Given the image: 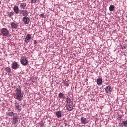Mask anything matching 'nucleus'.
Wrapping results in <instances>:
<instances>
[{
  "label": "nucleus",
  "mask_w": 127,
  "mask_h": 127,
  "mask_svg": "<svg viewBox=\"0 0 127 127\" xmlns=\"http://www.w3.org/2000/svg\"><path fill=\"white\" fill-rule=\"evenodd\" d=\"M15 92L14 98L19 101H21L23 97V95L21 93V89L16 88L15 90Z\"/></svg>",
  "instance_id": "1"
},
{
  "label": "nucleus",
  "mask_w": 127,
  "mask_h": 127,
  "mask_svg": "<svg viewBox=\"0 0 127 127\" xmlns=\"http://www.w3.org/2000/svg\"><path fill=\"white\" fill-rule=\"evenodd\" d=\"M1 33L3 36H7L9 34V31L6 28H3L1 29Z\"/></svg>",
  "instance_id": "2"
},
{
  "label": "nucleus",
  "mask_w": 127,
  "mask_h": 127,
  "mask_svg": "<svg viewBox=\"0 0 127 127\" xmlns=\"http://www.w3.org/2000/svg\"><path fill=\"white\" fill-rule=\"evenodd\" d=\"M20 13L22 14L23 16H27L28 15L29 12L27 10H21L20 11Z\"/></svg>",
  "instance_id": "3"
},
{
  "label": "nucleus",
  "mask_w": 127,
  "mask_h": 127,
  "mask_svg": "<svg viewBox=\"0 0 127 127\" xmlns=\"http://www.w3.org/2000/svg\"><path fill=\"white\" fill-rule=\"evenodd\" d=\"M18 66V63L15 61H14L12 64L11 68L14 70L17 69Z\"/></svg>",
  "instance_id": "4"
},
{
  "label": "nucleus",
  "mask_w": 127,
  "mask_h": 127,
  "mask_svg": "<svg viewBox=\"0 0 127 127\" xmlns=\"http://www.w3.org/2000/svg\"><path fill=\"white\" fill-rule=\"evenodd\" d=\"M23 20L25 24H28L30 22V19L28 17L25 16L23 18Z\"/></svg>",
  "instance_id": "5"
},
{
  "label": "nucleus",
  "mask_w": 127,
  "mask_h": 127,
  "mask_svg": "<svg viewBox=\"0 0 127 127\" xmlns=\"http://www.w3.org/2000/svg\"><path fill=\"white\" fill-rule=\"evenodd\" d=\"M21 64L23 65H27L28 63V61L25 59H23L21 60Z\"/></svg>",
  "instance_id": "6"
},
{
  "label": "nucleus",
  "mask_w": 127,
  "mask_h": 127,
  "mask_svg": "<svg viewBox=\"0 0 127 127\" xmlns=\"http://www.w3.org/2000/svg\"><path fill=\"white\" fill-rule=\"evenodd\" d=\"M15 107L16 109L19 111L20 112L21 111V106L19 105V103H18L17 102L15 103Z\"/></svg>",
  "instance_id": "7"
},
{
  "label": "nucleus",
  "mask_w": 127,
  "mask_h": 127,
  "mask_svg": "<svg viewBox=\"0 0 127 127\" xmlns=\"http://www.w3.org/2000/svg\"><path fill=\"white\" fill-rule=\"evenodd\" d=\"M31 38V35L29 34H27L25 38L24 41L26 43H28L29 42Z\"/></svg>",
  "instance_id": "8"
},
{
  "label": "nucleus",
  "mask_w": 127,
  "mask_h": 127,
  "mask_svg": "<svg viewBox=\"0 0 127 127\" xmlns=\"http://www.w3.org/2000/svg\"><path fill=\"white\" fill-rule=\"evenodd\" d=\"M66 100L67 102L66 105L73 104V102L71 101V99L69 97H67L66 98Z\"/></svg>",
  "instance_id": "9"
},
{
  "label": "nucleus",
  "mask_w": 127,
  "mask_h": 127,
  "mask_svg": "<svg viewBox=\"0 0 127 127\" xmlns=\"http://www.w3.org/2000/svg\"><path fill=\"white\" fill-rule=\"evenodd\" d=\"M66 107L67 110L69 111H71L73 109V104L66 105Z\"/></svg>",
  "instance_id": "10"
},
{
  "label": "nucleus",
  "mask_w": 127,
  "mask_h": 127,
  "mask_svg": "<svg viewBox=\"0 0 127 127\" xmlns=\"http://www.w3.org/2000/svg\"><path fill=\"white\" fill-rule=\"evenodd\" d=\"M58 97L60 98L64 99L65 98L66 96L64 94L62 93H60L58 94Z\"/></svg>",
  "instance_id": "11"
},
{
  "label": "nucleus",
  "mask_w": 127,
  "mask_h": 127,
  "mask_svg": "<svg viewBox=\"0 0 127 127\" xmlns=\"http://www.w3.org/2000/svg\"><path fill=\"white\" fill-rule=\"evenodd\" d=\"M86 121L87 119L86 118L83 117H81L80 119V122L81 123L85 124L87 123Z\"/></svg>",
  "instance_id": "12"
},
{
  "label": "nucleus",
  "mask_w": 127,
  "mask_h": 127,
  "mask_svg": "<svg viewBox=\"0 0 127 127\" xmlns=\"http://www.w3.org/2000/svg\"><path fill=\"white\" fill-rule=\"evenodd\" d=\"M11 26L12 29H16L17 28L18 26V25L14 22H11Z\"/></svg>",
  "instance_id": "13"
},
{
  "label": "nucleus",
  "mask_w": 127,
  "mask_h": 127,
  "mask_svg": "<svg viewBox=\"0 0 127 127\" xmlns=\"http://www.w3.org/2000/svg\"><path fill=\"white\" fill-rule=\"evenodd\" d=\"M20 8L21 9H25L26 8V3H20Z\"/></svg>",
  "instance_id": "14"
},
{
  "label": "nucleus",
  "mask_w": 127,
  "mask_h": 127,
  "mask_svg": "<svg viewBox=\"0 0 127 127\" xmlns=\"http://www.w3.org/2000/svg\"><path fill=\"white\" fill-rule=\"evenodd\" d=\"M104 89H105L106 92V93L110 92L112 90L110 86H107Z\"/></svg>",
  "instance_id": "15"
},
{
  "label": "nucleus",
  "mask_w": 127,
  "mask_h": 127,
  "mask_svg": "<svg viewBox=\"0 0 127 127\" xmlns=\"http://www.w3.org/2000/svg\"><path fill=\"white\" fill-rule=\"evenodd\" d=\"M13 10L15 12L16 14H18L19 12L18 7L17 6H14Z\"/></svg>",
  "instance_id": "16"
},
{
  "label": "nucleus",
  "mask_w": 127,
  "mask_h": 127,
  "mask_svg": "<svg viewBox=\"0 0 127 127\" xmlns=\"http://www.w3.org/2000/svg\"><path fill=\"white\" fill-rule=\"evenodd\" d=\"M102 80L101 78H98L97 79V84L99 86H100L102 84Z\"/></svg>",
  "instance_id": "17"
},
{
  "label": "nucleus",
  "mask_w": 127,
  "mask_h": 127,
  "mask_svg": "<svg viewBox=\"0 0 127 127\" xmlns=\"http://www.w3.org/2000/svg\"><path fill=\"white\" fill-rule=\"evenodd\" d=\"M6 72L9 73L11 72V69L10 67H7L4 68Z\"/></svg>",
  "instance_id": "18"
},
{
  "label": "nucleus",
  "mask_w": 127,
  "mask_h": 127,
  "mask_svg": "<svg viewBox=\"0 0 127 127\" xmlns=\"http://www.w3.org/2000/svg\"><path fill=\"white\" fill-rule=\"evenodd\" d=\"M13 120L14 124L17 123L18 121L17 117L14 116L13 118Z\"/></svg>",
  "instance_id": "19"
},
{
  "label": "nucleus",
  "mask_w": 127,
  "mask_h": 127,
  "mask_svg": "<svg viewBox=\"0 0 127 127\" xmlns=\"http://www.w3.org/2000/svg\"><path fill=\"white\" fill-rule=\"evenodd\" d=\"M56 115L58 118H60L62 116V112L61 111H58L56 112Z\"/></svg>",
  "instance_id": "20"
},
{
  "label": "nucleus",
  "mask_w": 127,
  "mask_h": 127,
  "mask_svg": "<svg viewBox=\"0 0 127 127\" xmlns=\"http://www.w3.org/2000/svg\"><path fill=\"white\" fill-rule=\"evenodd\" d=\"M114 9V5H111L109 7V10L110 11H112Z\"/></svg>",
  "instance_id": "21"
},
{
  "label": "nucleus",
  "mask_w": 127,
  "mask_h": 127,
  "mask_svg": "<svg viewBox=\"0 0 127 127\" xmlns=\"http://www.w3.org/2000/svg\"><path fill=\"white\" fill-rule=\"evenodd\" d=\"M15 113H14L13 112H9L8 113V115H9L10 116H12L14 115Z\"/></svg>",
  "instance_id": "22"
},
{
  "label": "nucleus",
  "mask_w": 127,
  "mask_h": 127,
  "mask_svg": "<svg viewBox=\"0 0 127 127\" xmlns=\"http://www.w3.org/2000/svg\"><path fill=\"white\" fill-rule=\"evenodd\" d=\"M123 125L126 127V125L127 124V120L123 121Z\"/></svg>",
  "instance_id": "23"
},
{
  "label": "nucleus",
  "mask_w": 127,
  "mask_h": 127,
  "mask_svg": "<svg viewBox=\"0 0 127 127\" xmlns=\"http://www.w3.org/2000/svg\"><path fill=\"white\" fill-rule=\"evenodd\" d=\"M13 12H11L9 13V14L8 15L9 17L10 18L11 16L13 15Z\"/></svg>",
  "instance_id": "24"
},
{
  "label": "nucleus",
  "mask_w": 127,
  "mask_h": 127,
  "mask_svg": "<svg viewBox=\"0 0 127 127\" xmlns=\"http://www.w3.org/2000/svg\"><path fill=\"white\" fill-rule=\"evenodd\" d=\"M37 0H31V3H35L36 2Z\"/></svg>",
  "instance_id": "25"
},
{
  "label": "nucleus",
  "mask_w": 127,
  "mask_h": 127,
  "mask_svg": "<svg viewBox=\"0 0 127 127\" xmlns=\"http://www.w3.org/2000/svg\"><path fill=\"white\" fill-rule=\"evenodd\" d=\"M40 17H42V18H43L44 17V15L43 14H41L40 15Z\"/></svg>",
  "instance_id": "26"
},
{
  "label": "nucleus",
  "mask_w": 127,
  "mask_h": 127,
  "mask_svg": "<svg viewBox=\"0 0 127 127\" xmlns=\"http://www.w3.org/2000/svg\"><path fill=\"white\" fill-rule=\"evenodd\" d=\"M120 126L123 127L124 126L123 122L120 124Z\"/></svg>",
  "instance_id": "27"
},
{
  "label": "nucleus",
  "mask_w": 127,
  "mask_h": 127,
  "mask_svg": "<svg viewBox=\"0 0 127 127\" xmlns=\"http://www.w3.org/2000/svg\"><path fill=\"white\" fill-rule=\"evenodd\" d=\"M121 48L122 49H123V47H124V48H125V46H122V45H121Z\"/></svg>",
  "instance_id": "28"
},
{
  "label": "nucleus",
  "mask_w": 127,
  "mask_h": 127,
  "mask_svg": "<svg viewBox=\"0 0 127 127\" xmlns=\"http://www.w3.org/2000/svg\"><path fill=\"white\" fill-rule=\"evenodd\" d=\"M65 85L66 86H68L69 84L67 83H65Z\"/></svg>",
  "instance_id": "29"
},
{
  "label": "nucleus",
  "mask_w": 127,
  "mask_h": 127,
  "mask_svg": "<svg viewBox=\"0 0 127 127\" xmlns=\"http://www.w3.org/2000/svg\"><path fill=\"white\" fill-rule=\"evenodd\" d=\"M37 43V42L36 41V40H34V42L33 43L34 44H36Z\"/></svg>",
  "instance_id": "30"
},
{
  "label": "nucleus",
  "mask_w": 127,
  "mask_h": 127,
  "mask_svg": "<svg viewBox=\"0 0 127 127\" xmlns=\"http://www.w3.org/2000/svg\"><path fill=\"white\" fill-rule=\"evenodd\" d=\"M41 125V126H44V123H41L40 125Z\"/></svg>",
  "instance_id": "31"
},
{
  "label": "nucleus",
  "mask_w": 127,
  "mask_h": 127,
  "mask_svg": "<svg viewBox=\"0 0 127 127\" xmlns=\"http://www.w3.org/2000/svg\"><path fill=\"white\" fill-rule=\"evenodd\" d=\"M121 118V116H120L119 117V118Z\"/></svg>",
  "instance_id": "32"
},
{
  "label": "nucleus",
  "mask_w": 127,
  "mask_h": 127,
  "mask_svg": "<svg viewBox=\"0 0 127 127\" xmlns=\"http://www.w3.org/2000/svg\"><path fill=\"white\" fill-rule=\"evenodd\" d=\"M126 127H127V125L126 126Z\"/></svg>",
  "instance_id": "33"
}]
</instances>
